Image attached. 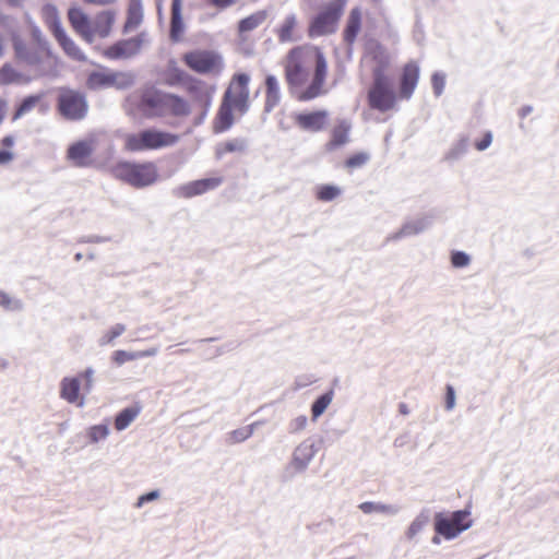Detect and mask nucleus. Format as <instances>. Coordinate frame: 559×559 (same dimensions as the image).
<instances>
[{
    "label": "nucleus",
    "instance_id": "f257e3e1",
    "mask_svg": "<svg viewBox=\"0 0 559 559\" xmlns=\"http://www.w3.org/2000/svg\"><path fill=\"white\" fill-rule=\"evenodd\" d=\"M326 60L317 47H296L286 57V82L290 92L300 100L313 99L326 93Z\"/></svg>",
    "mask_w": 559,
    "mask_h": 559
},
{
    "label": "nucleus",
    "instance_id": "f03ea898",
    "mask_svg": "<svg viewBox=\"0 0 559 559\" xmlns=\"http://www.w3.org/2000/svg\"><path fill=\"white\" fill-rule=\"evenodd\" d=\"M116 17L117 12L114 10L100 11L92 20L79 7H71L68 11V19L72 28L88 44H93L96 39L109 37Z\"/></svg>",
    "mask_w": 559,
    "mask_h": 559
},
{
    "label": "nucleus",
    "instance_id": "7ed1b4c3",
    "mask_svg": "<svg viewBox=\"0 0 559 559\" xmlns=\"http://www.w3.org/2000/svg\"><path fill=\"white\" fill-rule=\"evenodd\" d=\"M178 135L147 129L139 133L127 134L124 146L129 151H145L167 147L178 142Z\"/></svg>",
    "mask_w": 559,
    "mask_h": 559
},
{
    "label": "nucleus",
    "instance_id": "20e7f679",
    "mask_svg": "<svg viewBox=\"0 0 559 559\" xmlns=\"http://www.w3.org/2000/svg\"><path fill=\"white\" fill-rule=\"evenodd\" d=\"M114 171L117 178L139 188L150 186L157 180V169L152 163H120Z\"/></svg>",
    "mask_w": 559,
    "mask_h": 559
},
{
    "label": "nucleus",
    "instance_id": "39448f33",
    "mask_svg": "<svg viewBox=\"0 0 559 559\" xmlns=\"http://www.w3.org/2000/svg\"><path fill=\"white\" fill-rule=\"evenodd\" d=\"M134 74L124 71H112L109 69H98L90 73L86 84L92 90H104L115 87L124 90L134 84Z\"/></svg>",
    "mask_w": 559,
    "mask_h": 559
},
{
    "label": "nucleus",
    "instance_id": "423d86ee",
    "mask_svg": "<svg viewBox=\"0 0 559 559\" xmlns=\"http://www.w3.org/2000/svg\"><path fill=\"white\" fill-rule=\"evenodd\" d=\"M347 0H335L330 3L310 25V36H324L335 32L337 22L343 13Z\"/></svg>",
    "mask_w": 559,
    "mask_h": 559
},
{
    "label": "nucleus",
    "instance_id": "0eeeda50",
    "mask_svg": "<svg viewBox=\"0 0 559 559\" xmlns=\"http://www.w3.org/2000/svg\"><path fill=\"white\" fill-rule=\"evenodd\" d=\"M186 64L200 74H218L223 70L222 57L212 50H193L183 56Z\"/></svg>",
    "mask_w": 559,
    "mask_h": 559
},
{
    "label": "nucleus",
    "instance_id": "6e6552de",
    "mask_svg": "<svg viewBox=\"0 0 559 559\" xmlns=\"http://www.w3.org/2000/svg\"><path fill=\"white\" fill-rule=\"evenodd\" d=\"M468 516L469 511L467 510L455 511L449 516L438 514L435 520V528L438 534L447 539L455 538L460 533L472 526Z\"/></svg>",
    "mask_w": 559,
    "mask_h": 559
},
{
    "label": "nucleus",
    "instance_id": "1a4fd4ad",
    "mask_svg": "<svg viewBox=\"0 0 559 559\" xmlns=\"http://www.w3.org/2000/svg\"><path fill=\"white\" fill-rule=\"evenodd\" d=\"M318 449L311 439L300 442L293 451L292 459L287 464L285 472L289 477L304 473L313 457Z\"/></svg>",
    "mask_w": 559,
    "mask_h": 559
},
{
    "label": "nucleus",
    "instance_id": "9d476101",
    "mask_svg": "<svg viewBox=\"0 0 559 559\" xmlns=\"http://www.w3.org/2000/svg\"><path fill=\"white\" fill-rule=\"evenodd\" d=\"M249 75L241 73L233 78L224 99L231 103L239 114H245L249 103Z\"/></svg>",
    "mask_w": 559,
    "mask_h": 559
},
{
    "label": "nucleus",
    "instance_id": "9b49d317",
    "mask_svg": "<svg viewBox=\"0 0 559 559\" xmlns=\"http://www.w3.org/2000/svg\"><path fill=\"white\" fill-rule=\"evenodd\" d=\"M59 110L67 119H82L87 112V103L82 94L64 90L59 95Z\"/></svg>",
    "mask_w": 559,
    "mask_h": 559
},
{
    "label": "nucleus",
    "instance_id": "f8f14e48",
    "mask_svg": "<svg viewBox=\"0 0 559 559\" xmlns=\"http://www.w3.org/2000/svg\"><path fill=\"white\" fill-rule=\"evenodd\" d=\"M369 102L371 107L381 111L390 110L394 106V93L388 80L380 73H376L374 86L369 92Z\"/></svg>",
    "mask_w": 559,
    "mask_h": 559
},
{
    "label": "nucleus",
    "instance_id": "ddd939ff",
    "mask_svg": "<svg viewBox=\"0 0 559 559\" xmlns=\"http://www.w3.org/2000/svg\"><path fill=\"white\" fill-rule=\"evenodd\" d=\"M296 126L306 132H319L328 126L329 112L326 110L301 111L293 116Z\"/></svg>",
    "mask_w": 559,
    "mask_h": 559
},
{
    "label": "nucleus",
    "instance_id": "4468645a",
    "mask_svg": "<svg viewBox=\"0 0 559 559\" xmlns=\"http://www.w3.org/2000/svg\"><path fill=\"white\" fill-rule=\"evenodd\" d=\"M95 150L93 141H79L70 145L67 152V158L74 166L86 167L92 163V154Z\"/></svg>",
    "mask_w": 559,
    "mask_h": 559
},
{
    "label": "nucleus",
    "instance_id": "2eb2a0df",
    "mask_svg": "<svg viewBox=\"0 0 559 559\" xmlns=\"http://www.w3.org/2000/svg\"><path fill=\"white\" fill-rule=\"evenodd\" d=\"M81 380L79 377H64L60 381V397L78 407L85 405V397L80 394Z\"/></svg>",
    "mask_w": 559,
    "mask_h": 559
},
{
    "label": "nucleus",
    "instance_id": "dca6fc26",
    "mask_svg": "<svg viewBox=\"0 0 559 559\" xmlns=\"http://www.w3.org/2000/svg\"><path fill=\"white\" fill-rule=\"evenodd\" d=\"M222 183V179L218 177L205 178L195 181L188 182L178 189L179 195L185 198H191L200 195L206 191L217 188Z\"/></svg>",
    "mask_w": 559,
    "mask_h": 559
},
{
    "label": "nucleus",
    "instance_id": "f3484780",
    "mask_svg": "<svg viewBox=\"0 0 559 559\" xmlns=\"http://www.w3.org/2000/svg\"><path fill=\"white\" fill-rule=\"evenodd\" d=\"M141 39L132 38L119 41L105 50V56L109 59H126L140 51Z\"/></svg>",
    "mask_w": 559,
    "mask_h": 559
},
{
    "label": "nucleus",
    "instance_id": "a211bd4d",
    "mask_svg": "<svg viewBox=\"0 0 559 559\" xmlns=\"http://www.w3.org/2000/svg\"><path fill=\"white\" fill-rule=\"evenodd\" d=\"M164 93L151 91L146 92L142 98V110L148 117L165 115Z\"/></svg>",
    "mask_w": 559,
    "mask_h": 559
},
{
    "label": "nucleus",
    "instance_id": "6ab92c4d",
    "mask_svg": "<svg viewBox=\"0 0 559 559\" xmlns=\"http://www.w3.org/2000/svg\"><path fill=\"white\" fill-rule=\"evenodd\" d=\"M419 78V67L415 62L405 66L401 82V95L409 98L414 93Z\"/></svg>",
    "mask_w": 559,
    "mask_h": 559
},
{
    "label": "nucleus",
    "instance_id": "aec40b11",
    "mask_svg": "<svg viewBox=\"0 0 559 559\" xmlns=\"http://www.w3.org/2000/svg\"><path fill=\"white\" fill-rule=\"evenodd\" d=\"M430 219L428 217H417L406 222L399 231L390 237L391 240H399L403 237L414 236L423 233L430 226Z\"/></svg>",
    "mask_w": 559,
    "mask_h": 559
},
{
    "label": "nucleus",
    "instance_id": "412c9836",
    "mask_svg": "<svg viewBox=\"0 0 559 559\" xmlns=\"http://www.w3.org/2000/svg\"><path fill=\"white\" fill-rule=\"evenodd\" d=\"M194 100L205 110L210 107L215 88L201 81H195L189 88Z\"/></svg>",
    "mask_w": 559,
    "mask_h": 559
},
{
    "label": "nucleus",
    "instance_id": "4be33fe9",
    "mask_svg": "<svg viewBox=\"0 0 559 559\" xmlns=\"http://www.w3.org/2000/svg\"><path fill=\"white\" fill-rule=\"evenodd\" d=\"M158 353L157 347H151L145 350H139V352H127V350H116L112 354V361L118 365L122 366L123 364L132 360H136L144 357H153L156 356Z\"/></svg>",
    "mask_w": 559,
    "mask_h": 559
},
{
    "label": "nucleus",
    "instance_id": "5701e85b",
    "mask_svg": "<svg viewBox=\"0 0 559 559\" xmlns=\"http://www.w3.org/2000/svg\"><path fill=\"white\" fill-rule=\"evenodd\" d=\"M53 36L69 57L75 60H83L85 58L81 49L76 46L73 39L67 35L63 28L57 29V33L53 34Z\"/></svg>",
    "mask_w": 559,
    "mask_h": 559
},
{
    "label": "nucleus",
    "instance_id": "b1692460",
    "mask_svg": "<svg viewBox=\"0 0 559 559\" xmlns=\"http://www.w3.org/2000/svg\"><path fill=\"white\" fill-rule=\"evenodd\" d=\"M234 110L237 111L233 104L224 99L214 124L215 132H223L231 127L234 122Z\"/></svg>",
    "mask_w": 559,
    "mask_h": 559
},
{
    "label": "nucleus",
    "instance_id": "393cba45",
    "mask_svg": "<svg viewBox=\"0 0 559 559\" xmlns=\"http://www.w3.org/2000/svg\"><path fill=\"white\" fill-rule=\"evenodd\" d=\"M29 82V79L22 72L15 70L12 64L4 63L0 68V86L10 84H24Z\"/></svg>",
    "mask_w": 559,
    "mask_h": 559
},
{
    "label": "nucleus",
    "instance_id": "a878e982",
    "mask_svg": "<svg viewBox=\"0 0 559 559\" xmlns=\"http://www.w3.org/2000/svg\"><path fill=\"white\" fill-rule=\"evenodd\" d=\"M352 123L347 120H341L332 132L331 141L328 143L329 150L342 146L348 142V134Z\"/></svg>",
    "mask_w": 559,
    "mask_h": 559
},
{
    "label": "nucleus",
    "instance_id": "bb28decb",
    "mask_svg": "<svg viewBox=\"0 0 559 559\" xmlns=\"http://www.w3.org/2000/svg\"><path fill=\"white\" fill-rule=\"evenodd\" d=\"M142 20L143 7L141 0H130L124 31L131 32L135 29L142 23Z\"/></svg>",
    "mask_w": 559,
    "mask_h": 559
},
{
    "label": "nucleus",
    "instance_id": "cd10ccee",
    "mask_svg": "<svg viewBox=\"0 0 559 559\" xmlns=\"http://www.w3.org/2000/svg\"><path fill=\"white\" fill-rule=\"evenodd\" d=\"M181 3L182 0H173L170 35L174 40H179L185 29L181 16Z\"/></svg>",
    "mask_w": 559,
    "mask_h": 559
},
{
    "label": "nucleus",
    "instance_id": "c85d7f7f",
    "mask_svg": "<svg viewBox=\"0 0 559 559\" xmlns=\"http://www.w3.org/2000/svg\"><path fill=\"white\" fill-rule=\"evenodd\" d=\"M165 115L173 114L176 116H186L189 114L188 104L180 97L166 94L164 98Z\"/></svg>",
    "mask_w": 559,
    "mask_h": 559
},
{
    "label": "nucleus",
    "instance_id": "c756f323",
    "mask_svg": "<svg viewBox=\"0 0 559 559\" xmlns=\"http://www.w3.org/2000/svg\"><path fill=\"white\" fill-rule=\"evenodd\" d=\"M13 47L16 59L31 66L39 63L40 58L38 53L36 51H31L20 38L14 37Z\"/></svg>",
    "mask_w": 559,
    "mask_h": 559
},
{
    "label": "nucleus",
    "instance_id": "7c9ffc66",
    "mask_svg": "<svg viewBox=\"0 0 559 559\" xmlns=\"http://www.w3.org/2000/svg\"><path fill=\"white\" fill-rule=\"evenodd\" d=\"M266 111H271L281 99L280 83L274 75H267L266 81Z\"/></svg>",
    "mask_w": 559,
    "mask_h": 559
},
{
    "label": "nucleus",
    "instance_id": "2f4dec72",
    "mask_svg": "<svg viewBox=\"0 0 559 559\" xmlns=\"http://www.w3.org/2000/svg\"><path fill=\"white\" fill-rule=\"evenodd\" d=\"M361 24V11L359 8H354L348 16L347 25L344 32L345 39L348 43H353L360 29Z\"/></svg>",
    "mask_w": 559,
    "mask_h": 559
},
{
    "label": "nucleus",
    "instance_id": "473e14b6",
    "mask_svg": "<svg viewBox=\"0 0 559 559\" xmlns=\"http://www.w3.org/2000/svg\"><path fill=\"white\" fill-rule=\"evenodd\" d=\"M141 408L135 407H127L119 412L115 418V428L117 431L126 430L139 416Z\"/></svg>",
    "mask_w": 559,
    "mask_h": 559
},
{
    "label": "nucleus",
    "instance_id": "72a5a7b5",
    "mask_svg": "<svg viewBox=\"0 0 559 559\" xmlns=\"http://www.w3.org/2000/svg\"><path fill=\"white\" fill-rule=\"evenodd\" d=\"M359 509L366 513H384L388 515H395L399 512V507L394 504H384L380 502H364L359 506Z\"/></svg>",
    "mask_w": 559,
    "mask_h": 559
},
{
    "label": "nucleus",
    "instance_id": "f704fd0d",
    "mask_svg": "<svg viewBox=\"0 0 559 559\" xmlns=\"http://www.w3.org/2000/svg\"><path fill=\"white\" fill-rule=\"evenodd\" d=\"M41 15L47 26L51 29L52 34L57 33V29H62L59 12L52 4H46L41 10Z\"/></svg>",
    "mask_w": 559,
    "mask_h": 559
},
{
    "label": "nucleus",
    "instance_id": "c9c22d12",
    "mask_svg": "<svg viewBox=\"0 0 559 559\" xmlns=\"http://www.w3.org/2000/svg\"><path fill=\"white\" fill-rule=\"evenodd\" d=\"M110 435V428L107 424H97L86 429V437L91 444H97L105 441Z\"/></svg>",
    "mask_w": 559,
    "mask_h": 559
},
{
    "label": "nucleus",
    "instance_id": "e433bc0d",
    "mask_svg": "<svg viewBox=\"0 0 559 559\" xmlns=\"http://www.w3.org/2000/svg\"><path fill=\"white\" fill-rule=\"evenodd\" d=\"M333 391H329L313 402L311 406V417L313 421H316L326 411L333 401Z\"/></svg>",
    "mask_w": 559,
    "mask_h": 559
},
{
    "label": "nucleus",
    "instance_id": "4c0bfd02",
    "mask_svg": "<svg viewBox=\"0 0 559 559\" xmlns=\"http://www.w3.org/2000/svg\"><path fill=\"white\" fill-rule=\"evenodd\" d=\"M258 425H259V423H253L248 426H245V427H241V428L230 431L227 435V439H226L227 442L230 444H235V443L246 441L253 435L255 427Z\"/></svg>",
    "mask_w": 559,
    "mask_h": 559
},
{
    "label": "nucleus",
    "instance_id": "58836bf2",
    "mask_svg": "<svg viewBox=\"0 0 559 559\" xmlns=\"http://www.w3.org/2000/svg\"><path fill=\"white\" fill-rule=\"evenodd\" d=\"M297 21L295 15H288L285 20L283 25L281 26L278 31V37L280 40L285 41H293L296 39L294 31L296 27Z\"/></svg>",
    "mask_w": 559,
    "mask_h": 559
},
{
    "label": "nucleus",
    "instance_id": "ea45409f",
    "mask_svg": "<svg viewBox=\"0 0 559 559\" xmlns=\"http://www.w3.org/2000/svg\"><path fill=\"white\" fill-rule=\"evenodd\" d=\"M266 19V14L263 11L255 12L250 16L243 19L239 23V31L241 33L250 32L260 26Z\"/></svg>",
    "mask_w": 559,
    "mask_h": 559
},
{
    "label": "nucleus",
    "instance_id": "a19ab883",
    "mask_svg": "<svg viewBox=\"0 0 559 559\" xmlns=\"http://www.w3.org/2000/svg\"><path fill=\"white\" fill-rule=\"evenodd\" d=\"M41 96L40 95H32L26 97L20 107L17 108L13 119H19L22 116L31 112L35 107L39 104Z\"/></svg>",
    "mask_w": 559,
    "mask_h": 559
},
{
    "label": "nucleus",
    "instance_id": "79ce46f5",
    "mask_svg": "<svg viewBox=\"0 0 559 559\" xmlns=\"http://www.w3.org/2000/svg\"><path fill=\"white\" fill-rule=\"evenodd\" d=\"M0 307L8 311H21L24 308V304L21 299L0 292Z\"/></svg>",
    "mask_w": 559,
    "mask_h": 559
},
{
    "label": "nucleus",
    "instance_id": "37998d69",
    "mask_svg": "<svg viewBox=\"0 0 559 559\" xmlns=\"http://www.w3.org/2000/svg\"><path fill=\"white\" fill-rule=\"evenodd\" d=\"M342 193L341 188L332 185H324L318 188L317 197L319 200L329 202L337 198Z\"/></svg>",
    "mask_w": 559,
    "mask_h": 559
},
{
    "label": "nucleus",
    "instance_id": "c03bdc74",
    "mask_svg": "<svg viewBox=\"0 0 559 559\" xmlns=\"http://www.w3.org/2000/svg\"><path fill=\"white\" fill-rule=\"evenodd\" d=\"M126 331V326L123 324H116L109 331H107L99 340V344L102 346L110 344L115 338L119 337Z\"/></svg>",
    "mask_w": 559,
    "mask_h": 559
},
{
    "label": "nucleus",
    "instance_id": "a18cd8bd",
    "mask_svg": "<svg viewBox=\"0 0 559 559\" xmlns=\"http://www.w3.org/2000/svg\"><path fill=\"white\" fill-rule=\"evenodd\" d=\"M451 263L456 269L466 267L471 263V257L463 251H453L451 254Z\"/></svg>",
    "mask_w": 559,
    "mask_h": 559
},
{
    "label": "nucleus",
    "instance_id": "49530a36",
    "mask_svg": "<svg viewBox=\"0 0 559 559\" xmlns=\"http://www.w3.org/2000/svg\"><path fill=\"white\" fill-rule=\"evenodd\" d=\"M159 498H160V491L157 489L152 490L146 493H143L136 499V501L134 503V508L142 509L145 506V503L154 502V501L158 500Z\"/></svg>",
    "mask_w": 559,
    "mask_h": 559
},
{
    "label": "nucleus",
    "instance_id": "de8ad7c7",
    "mask_svg": "<svg viewBox=\"0 0 559 559\" xmlns=\"http://www.w3.org/2000/svg\"><path fill=\"white\" fill-rule=\"evenodd\" d=\"M94 369L92 367L86 368L84 371H82L78 377L80 380L84 381L83 390L86 393H90L94 385Z\"/></svg>",
    "mask_w": 559,
    "mask_h": 559
},
{
    "label": "nucleus",
    "instance_id": "09e8293b",
    "mask_svg": "<svg viewBox=\"0 0 559 559\" xmlns=\"http://www.w3.org/2000/svg\"><path fill=\"white\" fill-rule=\"evenodd\" d=\"M428 519L426 516H418L416 518L413 523L409 525L407 535L409 538H413L415 535H417L424 526L427 524Z\"/></svg>",
    "mask_w": 559,
    "mask_h": 559
},
{
    "label": "nucleus",
    "instance_id": "8fccbe9b",
    "mask_svg": "<svg viewBox=\"0 0 559 559\" xmlns=\"http://www.w3.org/2000/svg\"><path fill=\"white\" fill-rule=\"evenodd\" d=\"M432 88L437 96H440L444 90L445 86V75L440 72H436L432 75Z\"/></svg>",
    "mask_w": 559,
    "mask_h": 559
},
{
    "label": "nucleus",
    "instance_id": "3c124183",
    "mask_svg": "<svg viewBox=\"0 0 559 559\" xmlns=\"http://www.w3.org/2000/svg\"><path fill=\"white\" fill-rule=\"evenodd\" d=\"M369 155L366 153H359L347 159L346 166L349 168L360 167L367 163Z\"/></svg>",
    "mask_w": 559,
    "mask_h": 559
},
{
    "label": "nucleus",
    "instance_id": "603ef678",
    "mask_svg": "<svg viewBox=\"0 0 559 559\" xmlns=\"http://www.w3.org/2000/svg\"><path fill=\"white\" fill-rule=\"evenodd\" d=\"M467 148V140L466 139H462L460 140L455 145L454 147L449 152L448 154V158L450 159H455L457 158L459 156H461L463 153H465Z\"/></svg>",
    "mask_w": 559,
    "mask_h": 559
},
{
    "label": "nucleus",
    "instance_id": "864d4df0",
    "mask_svg": "<svg viewBox=\"0 0 559 559\" xmlns=\"http://www.w3.org/2000/svg\"><path fill=\"white\" fill-rule=\"evenodd\" d=\"M307 417L301 415L292 420L290 427L293 431H301L307 426Z\"/></svg>",
    "mask_w": 559,
    "mask_h": 559
},
{
    "label": "nucleus",
    "instance_id": "5fc2aeb1",
    "mask_svg": "<svg viewBox=\"0 0 559 559\" xmlns=\"http://www.w3.org/2000/svg\"><path fill=\"white\" fill-rule=\"evenodd\" d=\"M455 406V392L452 386L447 388V396H445V408L448 411L453 409Z\"/></svg>",
    "mask_w": 559,
    "mask_h": 559
},
{
    "label": "nucleus",
    "instance_id": "6e6d98bb",
    "mask_svg": "<svg viewBox=\"0 0 559 559\" xmlns=\"http://www.w3.org/2000/svg\"><path fill=\"white\" fill-rule=\"evenodd\" d=\"M492 142V134L491 132H487L484 136V139L479 142H477L475 145H476V148L478 151H485L486 148H488L490 146Z\"/></svg>",
    "mask_w": 559,
    "mask_h": 559
},
{
    "label": "nucleus",
    "instance_id": "4d7b16f0",
    "mask_svg": "<svg viewBox=\"0 0 559 559\" xmlns=\"http://www.w3.org/2000/svg\"><path fill=\"white\" fill-rule=\"evenodd\" d=\"M13 153L10 151H0V165L9 164L13 159Z\"/></svg>",
    "mask_w": 559,
    "mask_h": 559
},
{
    "label": "nucleus",
    "instance_id": "13d9d810",
    "mask_svg": "<svg viewBox=\"0 0 559 559\" xmlns=\"http://www.w3.org/2000/svg\"><path fill=\"white\" fill-rule=\"evenodd\" d=\"M237 148H238V143L237 142H228L227 144H225L224 150L218 147L216 153H217L218 156H221L225 151L233 152V151H235Z\"/></svg>",
    "mask_w": 559,
    "mask_h": 559
},
{
    "label": "nucleus",
    "instance_id": "bf43d9fd",
    "mask_svg": "<svg viewBox=\"0 0 559 559\" xmlns=\"http://www.w3.org/2000/svg\"><path fill=\"white\" fill-rule=\"evenodd\" d=\"M214 5L219 8H226L231 5L235 0H210Z\"/></svg>",
    "mask_w": 559,
    "mask_h": 559
},
{
    "label": "nucleus",
    "instance_id": "052dcab7",
    "mask_svg": "<svg viewBox=\"0 0 559 559\" xmlns=\"http://www.w3.org/2000/svg\"><path fill=\"white\" fill-rule=\"evenodd\" d=\"M87 3L94 4V5H108L114 3L116 0H84Z\"/></svg>",
    "mask_w": 559,
    "mask_h": 559
},
{
    "label": "nucleus",
    "instance_id": "680f3d73",
    "mask_svg": "<svg viewBox=\"0 0 559 559\" xmlns=\"http://www.w3.org/2000/svg\"><path fill=\"white\" fill-rule=\"evenodd\" d=\"M533 111V107L532 106H524L520 109V116L522 118L526 117L527 115H530L531 112Z\"/></svg>",
    "mask_w": 559,
    "mask_h": 559
},
{
    "label": "nucleus",
    "instance_id": "e2e57ef3",
    "mask_svg": "<svg viewBox=\"0 0 559 559\" xmlns=\"http://www.w3.org/2000/svg\"><path fill=\"white\" fill-rule=\"evenodd\" d=\"M2 144H3L4 146H7V147H11V146L14 144V139H13V136L8 135V136L3 138V140H2Z\"/></svg>",
    "mask_w": 559,
    "mask_h": 559
},
{
    "label": "nucleus",
    "instance_id": "0e129e2a",
    "mask_svg": "<svg viewBox=\"0 0 559 559\" xmlns=\"http://www.w3.org/2000/svg\"><path fill=\"white\" fill-rule=\"evenodd\" d=\"M33 36H34V38H35L37 41H40V39H41V33H40V31H39L37 27H35V28L33 29Z\"/></svg>",
    "mask_w": 559,
    "mask_h": 559
},
{
    "label": "nucleus",
    "instance_id": "69168bd1",
    "mask_svg": "<svg viewBox=\"0 0 559 559\" xmlns=\"http://www.w3.org/2000/svg\"><path fill=\"white\" fill-rule=\"evenodd\" d=\"M432 543H433V544H439V543H440V538H439L438 536H435V537L432 538Z\"/></svg>",
    "mask_w": 559,
    "mask_h": 559
},
{
    "label": "nucleus",
    "instance_id": "338daca9",
    "mask_svg": "<svg viewBox=\"0 0 559 559\" xmlns=\"http://www.w3.org/2000/svg\"><path fill=\"white\" fill-rule=\"evenodd\" d=\"M402 413L406 414V408H404V406H402Z\"/></svg>",
    "mask_w": 559,
    "mask_h": 559
},
{
    "label": "nucleus",
    "instance_id": "774afa93",
    "mask_svg": "<svg viewBox=\"0 0 559 559\" xmlns=\"http://www.w3.org/2000/svg\"><path fill=\"white\" fill-rule=\"evenodd\" d=\"M10 1L13 2V3H16L19 0H10Z\"/></svg>",
    "mask_w": 559,
    "mask_h": 559
}]
</instances>
